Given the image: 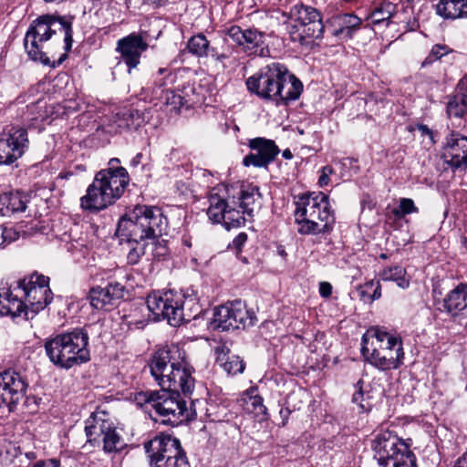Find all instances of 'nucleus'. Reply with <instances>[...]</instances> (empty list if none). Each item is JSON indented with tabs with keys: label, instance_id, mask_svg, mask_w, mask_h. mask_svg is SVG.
Returning <instances> with one entry per match:
<instances>
[{
	"label": "nucleus",
	"instance_id": "nucleus-1",
	"mask_svg": "<svg viewBox=\"0 0 467 467\" xmlns=\"http://www.w3.org/2000/svg\"><path fill=\"white\" fill-rule=\"evenodd\" d=\"M73 43L72 19L41 16L28 27L24 47L30 59L56 67L67 57Z\"/></svg>",
	"mask_w": 467,
	"mask_h": 467
},
{
	"label": "nucleus",
	"instance_id": "nucleus-2",
	"mask_svg": "<svg viewBox=\"0 0 467 467\" xmlns=\"http://www.w3.org/2000/svg\"><path fill=\"white\" fill-rule=\"evenodd\" d=\"M245 85L251 94L276 105L297 99L303 91L302 82L278 62L261 67L246 78Z\"/></svg>",
	"mask_w": 467,
	"mask_h": 467
},
{
	"label": "nucleus",
	"instance_id": "nucleus-3",
	"mask_svg": "<svg viewBox=\"0 0 467 467\" xmlns=\"http://www.w3.org/2000/svg\"><path fill=\"white\" fill-rule=\"evenodd\" d=\"M150 374L161 388L181 389L187 396L193 391V368L185 360V353L176 345L159 349L150 362Z\"/></svg>",
	"mask_w": 467,
	"mask_h": 467
},
{
	"label": "nucleus",
	"instance_id": "nucleus-4",
	"mask_svg": "<svg viewBox=\"0 0 467 467\" xmlns=\"http://www.w3.org/2000/svg\"><path fill=\"white\" fill-rule=\"evenodd\" d=\"M167 218L155 206L137 205L119 222L117 233L128 242L156 240L166 233Z\"/></svg>",
	"mask_w": 467,
	"mask_h": 467
},
{
	"label": "nucleus",
	"instance_id": "nucleus-5",
	"mask_svg": "<svg viewBox=\"0 0 467 467\" xmlns=\"http://www.w3.org/2000/svg\"><path fill=\"white\" fill-rule=\"evenodd\" d=\"M129 182V173L123 167L101 170L80 198L81 208L87 211L106 209L121 197Z\"/></svg>",
	"mask_w": 467,
	"mask_h": 467
},
{
	"label": "nucleus",
	"instance_id": "nucleus-6",
	"mask_svg": "<svg viewBox=\"0 0 467 467\" xmlns=\"http://www.w3.org/2000/svg\"><path fill=\"white\" fill-rule=\"evenodd\" d=\"M295 221L300 234L329 233L335 223L328 196L324 192H308L296 202Z\"/></svg>",
	"mask_w": 467,
	"mask_h": 467
},
{
	"label": "nucleus",
	"instance_id": "nucleus-7",
	"mask_svg": "<svg viewBox=\"0 0 467 467\" xmlns=\"http://www.w3.org/2000/svg\"><path fill=\"white\" fill-rule=\"evenodd\" d=\"M146 304L154 320L167 319L172 327L194 319L201 312L194 296L175 290L154 292L148 296Z\"/></svg>",
	"mask_w": 467,
	"mask_h": 467
},
{
	"label": "nucleus",
	"instance_id": "nucleus-8",
	"mask_svg": "<svg viewBox=\"0 0 467 467\" xmlns=\"http://www.w3.org/2000/svg\"><path fill=\"white\" fill-rule=\"evenodd\" d=\"M88 336L82 329H74L48 339L45 350L57 367L68 369L89 360Z\"/></svg>",
	"mask_w": 467,
	"mask_h": 467
},
{
	"label": "nucleus",
	"instance_id": "nucleus-9",
	"mask_svg": "<svg viewBox=\"0 0 467 467\" xmlns=\"http://www.w3.org/2000/svg\"><path fill=\"white\" fill-rule=\"evenodd\" d=\"M287 17L290 37L295 42L304 44L307 38H322L324 26L320 12L312 6L297 4L291 7Z\"/></svg>",
	"mask_w": 467,
	"mask_h": 467
},
{
	"label": "nucleus",
	"instance_id": "nucleus-10",
	"mask_svg": "<svg viewBox=\"0 0 467 467\" xmlns=\"http://www.w3.org/2000/svg\"><path fill=\"white\" fill-rule=\"evenodd\" d=\"M151 467H190L179 439L170 435L155 437L144 445Z\"/></svg>",
	"mask_w": 467,
	"mask_h": 467
},
{
	"label": "nucleus",
	"instance_id": "nucleus-11",
	"mask_svg": "<svg viewBox=\"0 0 467 467\" xmlns=\"http://www.w3.org/2000/svg\"><path fill=\"white\" fill-rule=\"evenodd\" d=\"M181 389L161 388L156 392L153 409L162 418L161 422L178 426L194 419L195 413L187 408L186 401L180 395Z\"/></svg>",
	"mask_w": 467,
	"mask_h": 467
},
{
	"label": "nucleus",
	"instance_id": "nucleus-12",
	"mask_svg": "<svg viewBox=\"0 0 467 467\" xmlns=\"http://www.w3.org/2000/svg\"><path fill=\"white\" fill-rule=\"evenodd\" d=\"M256 315L244 302L234 300L214 309L213 324L223 331L246 328L255 325Z\"/></svg>",
	"mask_w": 467,
	"mask_h": 467
},
{
	"label": "nucleus",
	"instance_id": "nucleus-13",
	"mask_svg": "<svg viewBox=\"0 0 467 467\" xmlns=\"http://www.w3.org/2000/svg\"><path fill=\"white\" fill-rule=\"evenodd\" d=\"M17 290L24 294L26 306L34 317L45 309L53 300V293L49 287V277L33 274L17 282Z\"/></svg>",
	"mask_w": 467,
	"mask_h": 467
},
{
	"label": "nucleus",
	"instance_id": "nucleus-14",
	"mask_svg": "<svg viewBox=\"0 0 467 467\" xmlns=\"http://www.w3.org/2000/svg\"><path fill=\"white\" fill-rule=\"evenodd\" d=\"M410 444L400 439L394 432L380 429L377 431L371 441V448L374 451V458L380 466L392 462L394 458H400L411 452Z\"/></svg>",
	"mask_w": 467,
	"mask_h": 467
},
{
	"label": "nucleus",
	"instance_id": "nucleus-15",
	"mask_svg": "<svg viewBox=\"0 0 467 467\" xmlns=\"http://www.w3.org/2000/svg\"><path fill=\"white\" fill-rule=\"evenodd\" d=\"M27 131L12 127L0 133V165H10L23 156L28 148Z\"/></svg>",
	"mask_w": 467,
	"mask_h": 467
},
{
	"label": "nucleus",
	"instance_id": "nucleus-16",
	"mask_svg": "<svg viewBox=\"0 0 467 467\" xmlns=\"http://www.w3.org/2000/svg\"><path fill=\"white\" fill-rule=\"evenodd\" d=\"M28 384L24 376L15 370L0 373V400L14 411L25 398Z\"/></svg>",
	"mask_w": 467,
	"mask_h": 467
},
{
	"label": "nucleus",
	"instance_id": "nucleus-17",
	"mask_svg": "<svg viewBox=\"0 0 467 467\" xmlns=\"http://www.w3.org/2000/svg\"><path fill=\"white\" fill-rule=\"evenodd\" d=\"M226 35L249 56L266 57L269 48L265 43V34L255 28L243 30L238 26H232Z\"/></svg>",
	"mask_w": 467,
	"mask_h": 467
},
{
	"label": "nucleus",
	"instance_id": "nucleus-18",
	"mask_svg": "<svg viewBox=\"0 0 467 467\" xmlns=\"http://www.w3.org/2000/svg\"><path fill=\"white\" fill-rule=\"evenodd\" d=\"M361 353L368 363L381 370L398 368L402 364L404 358L402 347L392 350L369 348L368 335H363L362 337Z\"/></svg>",
	"mask_w": 467,
	"mask_h": 467
},
{
	"label": "nucleus",
	"instance_id": "nucleus-19",
	"mask_svg": "<svg viewBox=\"0 0 467 467\" xmlns=\"http://www.w3.org/2000/svg\"><path fill=\"white\" fill-rule=\"evenodd\" d=\"M247 145L252 152L243 159L245 167L267 168L280 152L274 140L263 137L250 139Z\"/></svg>",
	"mask_w": 467,
	"mask_h": 467
},
{
	"label": "nucleus",
	"instance_id": "nucleus-20",
	"mask_svg": "<svg viewBox=\"0 0 467 467\" xmlns=\"http://www.w3.org/2000/svg\"><path fill=\"white\" fill-rule=\"evenodd\" d=\"M149 47L147 41L140 34L131 33L118 40L116 51L120 53L121 57L129 71L138 67L140 57Z\"/></svg>",
	"mask_w": 467,
	"mask_h": 467
},
{
	"label": "nucleus",
	"instance_id": "nucleus-21",
	"mask_svg": "<svg viewBox=\"0 0 467 467\" xmlns=\"http://www.w3.org/2000/svg\"><path fill=\"white\" fill-rule=\"evenodd\" d=\"M125 285L119 282H111L106 287H93L89 291V301L93 308L109 310L116 302L123 298Z\"/></svg>",
	"mask_w": 467,
	"mask_h": 467
},
{
	"label": "nucleus",
	"instance_id": "nucleus-22",
	"mask_svg": "<svg viewBox=\"0 0 467 467\" xmlns=\"http://www.w3.org/2000/svg\"><path fill=\"white\" fill-rule=\"evenodd\" d=\"M446 162L454 169L467 168V137L451 131L444 146Z\"/></svg>",
	"mask_w": 467,
	"mask_h": 467
},
{
	"label": "nucleus",
	"instance_id": "nucleus-23",
	"mask_svg": "<svg viewBox=\"0 0 467 467\" xmlns=\"http://www.w3.org/2000/svg\"><path fill=\"white\" fill-rule=\"evenodd\" d=\"M113 422L104 410L94 411L85 421V432L88 441L93 446H100L101 439L111 428Z\"/></svg>",
	"mask_w": 467,
	"mask_h": 467
},
{
	"label": "nucleus",
	"instance_id": "nucleus-24",
	"mask_svg": "<svg viewBox=\"0 0 467 467\" xmlns=\"http://www.w3.org/2000/svg\"><path fill=\"white\" fill-rule=\"evenodd\" d=\"M29 202L28 195L19 191H11L0 194V214L11 216L23 213Z\"/></svg>",
	"mask_w": 467,
	"mask_h": 467
},
{
	"label": "nucleus",
	"instance_id": "nucleus-25",
	"mask_svg": "<svg viewBox=\"0 0 467 467\" xmlns=\"http://www.w3.org/2000/svg\"><path fill=\"white\" fill-rule=\"evenodd\" d=\"M467 113V74L459 81L455 94L447 103L449 117L462 118Z\"/></svg>",
	"mask_w": 467,
	"mask_h": 467
},
{
	"label": "nucleus",
	"instance_id": "nucleus-26",
	"mask_svg": "<svg viewBox=\"0 0 467 467\" xmlns=\"http://www.w3.org/2000/svg\"><path fill=\"white\" fill-rule=\"evenodd\" d=\"M368 336V346L374 348L392 350L402 347L401 338L378 327H372L365 334Z\"/></svg>",
	"mask_w": 467,
	"mask_h": 467
},
{
	"label": "nucleus",
	"instance_id": "nucleus-27",
	"mask_svg": "<svg viewBox=\"0 0 467 467\" xmlns=\"http://www.w3.org/2000/svg\"><path fill=\"white\" fill-rule=\"evenodd\" d=\"M443 306L452 315L467 316V285H460L451 290L444 298Z\"/></svg>",
	"mask_w": 467,
	"mask_h": 467
},
{
	"label": "nucleus",
	"instance_id": "nucleus-28",
	"mask_svg": "<svg viewBox=\"0 0 467 467\" xmlns=\"http://www.w3.org/2000/svg\"><path fill=\"white\" fill-rule=\"evenodd\" d=\"M216 363L223 368L228 375H236L243 373L245 368V364L239 356L233 355L230 353V349L222 346L216 348Z\"/></svg>",
	"mask_w": 467,
	"mask_h": 467
},
{
	"label": "nucleus",
	"instance_id": "nucleus-29",
	"mask_svg": "<svg viewBox=\"0 0 467 467\" xmlns=\"http://www.w3.org/2000/svg\"><path fill=\"white\" fill-rule=\"evenodd\" d=\"M436 14L444 19L467 18V0H439Z\"/></svg>",
	"mask_w": 467,
	"mask_h": 467
},
{
	"label": "nucleus",
	"instance_id": "nucleus-30",
	"mask_svg": "<svg viewBox=\"0 0 467 467\" xmlns=\"http://www.w3.org/2000/svg\"><path fill=\"white\" fill-rule=\"evenodd\" d=\"M3 316H11L12 317H24L30 319L31 311L26 304V300H20L17 295H14L12 291L7 290L4 296Z\"/></svg>",
	"mask_w": 467,
	"mask_h": 467
},
{
	"label": "nucleus",
	"instance_id": "nucleus-31",
	"mask_svg": "<svg viewBox=\"0 0 467 467\" xmlns=\"http://www.w3.org/2000/svg\"><path fill=\"white\" fill-rule=\"evenodd\" d=\"M334 24L337 26L334 30V36L351 38L353 33L359 28L361 19L353 14H341L334 18Z\"/></svg>",
	"mask_w": 467,
	"mask_h": 467
},
{
	"label": "nucleus",
	"instance_id": "nucleus-32",
	"mask_svg": "<svg viewBox=\"0 0 467 467\" xmlns=\"http://www.w3.org/2000/svg\"><path fill=\"white\" fill-rule=\"evenodd\" d=\"M379 279L385 282H395L402 289L410 286V279L407 271L401 265L386 266L379 273Z\"/></svg>",
	"mask_w": 467,
	"mask_h": 467
},
{
	"label": "nucleus",
	"instance_id": "nucleus-33",
	"mask_svg": "<svg viewBox=\"0 0 467 467\" xmlns=\"http://www.w3.org/2000/svg\"><path fill=\"white\" fill-rule=\"evenodd\" d=\"M144 123V114L136 109H128L117 115V124L119 128L137 130Z\"/></svg>",
	"mask_w": 467,
	"mask_h": 467
},
{
	"label": "nucleus",
	"instance_id": "nucleus-34",
	"mask_svg": "<svg viewBox=\"0 0 467 467\" xmlns=\"http://www.w3.org/2000/svg\"><path fill=\"white\" fill-rule=\"evenodd\" d=\"M242 406L244 410L248 413L254 414L259 420H263L265 419L266 415V407L263 404V398L257 394H254V391L245 393L242 400Z\"/></svg>",
	"mask_w": 467,
	"mask_h": 467
},
{
	"label": "nucleus",
	"instance_id": "nucleus-35",
	"mask_svg": "<svg viewBox=\"0 0 467 467\" xmlns=\"http://www.w3.org/2000/svg\"><path fill=\"white\" fill-rule=\"evenodd\" d=\"M210 206L207 210V215L213 223H221L224 219V214L229 207L224 198L217 192H212L209 197Z\"/></svg>",
	"mask_w": 467,
	"mask_h": 467
},
{
	"label": "nucleus",
	"instance_id": "nucleus-36",
	"mask_svg": "<svg viewBox=\"0 0 467 467\" xmlns=\"http://www.w3.org/2000/svg\"><path fill=\"white\" fill-rule=\"evenodd\" d=\"M260 193L257 188L251 187L241 192L239 208L248 216H253L254 210L259 206Z\"/></svg>",
	"mask_w": 467,
	"mask_h": 467
},
{
	"label": "nucleus",
	"instance_id": "nucleus-37",
	"mask_svg": "<svg viewBox=\"0 0 467 467\" xmlns=\"http://www.w3.org/2000/svg\"><path fill=\"white\" fill-rule=\"evenodd\" d=\"M187 48L192 55L203 57L209 56L212 47H210V42L206 36L202 34H198L189 39Z\"/></svg>",
	"mask_w": 467,
	"mask_h": 467
},
{
	"label": "nucleus",
	"instance_id": "nucleus-38",
	"mask_svg": "<svg viewBox=\"0 0 467 467\" xmlns=\"http://www.w3.org/2000/svg\"><path fill=\"white\" fill-rule=\"evenodd\" d=\"M101 444L103 445V450L107 452L120 451L125 446L124 441L117 432L114 423L101 439Z\"/></svg>",
	"mask_w": 467,
	"mask_h": 467
},
{
	"label": "nucleus",
	"instance_id": "nucleus-39",
	"mask_svg": "<svg viewBox=\"0 0 467 467\" xmlns=\"http://www.w3.org/2000/svg\"><path fill=\"white\" fill-rule=\"evenodd\" d=\"M244 214L246 213H244L242 209H236L235 207L229 205L223 221L224 227L229 230L231 228H238L244 225L245 223Z\"/></svg>",
	"mask_w": 467,
	"mask_h": 467
},
{
	"label": "nucleus",
	"instance_id": "nucleus-40",
	"mask_svg": "<svg viewBox=\"0 0 467 467\" xmlns=\"http://www.w3.org/2000/svg\"><path fill=\"white\" fill-rule=\"evenodd\" d=\"M395 12L396 5L392 4L389 0H383L381 5L373 10L371 18L374 24H379L382 21L389 19Z\"/></svg>",
	"mask_w": 467,
	"mask_h": 467
},
{
	"label": "nucleus",
	"instance_id": "nucleus-41",
	"mask_svg": "<svg viewBox=\"0 0 467 467\" xmlns=\"http://www.w3.org/2000/svg\"><path fill=\"white\" fill-rule=\"evenodd\" d=\"M358 293L362 299L368 297L375 301L381 297V285L379 280H370L358 287Z\"/></svg>",
	"mask_w": 467,
	"mask_h": 467
},
{
	"label": "nucleus",
	"instance_id": "nucleus-42",
	"mask_svg": "<svg viewBox=\"0 0 467 467\" xmlns=\"http://www.w3.org/2000/svg\"><path fill=\"white\" fill-rule=\"evenodd\" d=\"M419 209L415 205L412 199L401 198L400 199L399 206L392 210V213L398 219H402L408 214L418 213Z\"/></svg>",
	"mask_w": 467,
	"mask_h": 467
},
{
	"label": "nucleus",
	"instance_id": "nucleus-43",
	"mask_svg": "<svg viewBox=\"0 0 467 467\" xmlns=\"http://www.w3.org/2000/svg\"><path fill=\"white\" fill-rule=\"evenodd\" d=\"M130 244H134L133 246L130 247L128 254L127 260L130 265H136L142 255L146 253V248L150 245L149 243L143 242H129Z\"/></svg>",
	"mask_w": 467,
	"mask_h": 467
},
{
	"label": "nucleus",
	"instance_id": "nucleus-44",
	"mask_svg": "<svg viewBox=\"0 0 467 467\" xmlns=\"http://www.w3.org/2000/svg\"><path fill=\"white\" fill-rule=\"evenodd\" d=\"M183 95L175 93L173 90H165V99L166 103L172 106L173 108H181L186 105L189 101L187 97H189V93L185 90L182 91Z\"/></svg>",
	"mask_w": 467,
	"mask_h": 467
},
{
	"label": "nucleus",
	"instance_id": "nucleus-45",
	"mask_svg": "<svg viewBox=\"0 0 467 467\" xmlns=\"http://www.w3.org/2000/svg\"><path fill=\"white\" fill-rule=\"evenodd\" d=\"M381 467H417L416 464V457L414 453L411 451L405 455H400V458L397 457L392 460V462H388L387 464Z\"/></svg>",
	"mask_w": 467,
	"mask_h": 467
},
{
	"label": "nucleus",
	"instance_id": "nucleus-46",
	"mask_svg": "<svg viewBox=\"0 0 467 467\" xmlns=\"http://www.w3.org/2000/svg\"><path fill=\"white\" fill-rule=\"evenodd\" d=\"M150 245L151 246V254L153 258L157 260H163L169 254V249L166 245V242L158 238L153 241H150Z\"/></svg>",
	"mask_w": 467,
	"mask_h": 467
},
{
	"label": "nucleus",
	"instance_id": "nucleus-47",
	"mask_svg": "<svg viewBox=\"0 0 467 467\" xmlns=\"http://www.w3.org/2000/svg\"><path fill=\"white\" fill-rule=\"evenodd\" d=\"M451 52L449 47L445 45H435L432 47L429 56L426 57L423 62V66L427 64H431L438 59H441L443 56L447 55Z\"/></svg>",
	"mask_w": 467,
	"mask_h": 467
},
{
	"label": "nucleus",
	"instance_id": "nucleus-48",
	"mask_svg": "<svg viewBox=\"0 0 467 467\" xmlns=\"http://www.w3.org/2000/svg\"><path fill=\"white\" fill-rule=\"evenodd\" d=\"M157 391H141L136 395V400L139 404H150L153 408V400L156 398Z\"/></svg>",
	"mask_w": 467,
	"mask_h": 467
},
{
	"label": "nucleus",
	"instance_id": "nucleus-49",
	"mask_svg": "<svg viewBox=\"0 0 467 467\" xmlns=\"http://www.w3.org/2000/svg\"><path fill=\"white\" fill-rule=\"evenodd\" d=\"M334 171L333 168L331 166H324L321 169V175L318 179V184L320 187H324L328 184L329 182V175L332 174Z\"/></svg>",
	"mask_w": 467,
	"mask_h": 467
},
{
	"label": "nucleus",
	"instance_id": "nucleus-50",
	"mask_svg": "<svg viewBox=\"0 0 467 467\" xmlns=\"http://www.w3.org/2000/svg\"><path fill=\"white\" fill-rule=\"evenodd\" d=\"M247 240V234L245 233H240L232 242V247L237 251H240L244 243Z\"/></svg>",
	"mask_w": 467,
	"mask_h": 467
},
{
	"label": "nucleus",
	"instance_id": "nucleus-51",
	"mask_svg": "<svg viewBox=\"0 0 467 467\" xmlns=\"http://www.w3.org/2000/svg\"><path fill=\"white\" fill-rule=\"evenodd\" d=\"M319 294L322 297H329L332 294V285L327 282H321L319 284Z\"/></svg>",
	"mask_w": 467,
	"mask_h": 467
},
{
	"label": "nucleus",
	"instance_id": "nucleus-52",
	"mask_svg": "<svg viewBox=\"0 0 467 467\" xmlns=\"http://www.w3.org/2000/svg\"><path fill=\"white\" fill-rule=\"evenodd\" d=\"M32 467H61L57 460L50 459L47 461L36 462Z\"/></svg>",
	"mask_w": 467,
	"mask_h": 467
},
{
	"label": "nucleus",
	"instance_id": "nucleus-53",
	"mask_svg": "<svg viewBox=\"0 0 467 467\" xmlns=\"http://www.w3.org/2000/svg\"><path fill=\"white\" fill-rule=\"evenodd\" d=\"M0 239H3V241L0 244V247H4L5 243L11 242V231L0 227Z\"/></svg>",
	"mask_w": 467,
	"mask_h": 467
},
{
	"label": "nucleus",
	"instance_id": "nucleus-54",
	"mask_svg": "<svg viewBox=\"0 0 467 467\" xmlns=\"http://www.w3.org/2000/svg\"><path fill=\"white\" fill-rule=\"evenodd\" d=\"M363 396H364V393L361 389V388H359L354 394H353V397H352V401L354 403H357L358 405H360V407H364V405L361 403L362 400H363Z\"/></svg>",
	"mask_w": 467,
	"mask_h": 467
},
{
	"label": "nucleus",
	"instance_id": "nucleus-55",
	"mask_svg": "<svg viewBox=\"0 0 467 467\" xmlns=\"http://www.w3.org/2000/svg\"><path fill=\"white\" fill-rule=\"evenodd\" d=\"M453 467H467V451L456 461Z\"/></svg>",
	"mask_w": 467,
	"mask_h": 467
},
{
	"label": "nucleus",
	"instance_id": "nucleus-56",
	"mask_svg": "<svg viewBox=\"0 0 467 467\" xmlns=\"http://www.w3.org/2000/svg\"><path fill=\"white\" fill-rule=\"evenodd\" d=\"M209 56H211L212 57H214L218 61H223V59H225L227 57V56L224 54H219L216 51V49L213 47L211 48V52H210Z\"/></svg>",
	"mask_w": 467,
	"mask_h": 467
},
{
	"label": "nucleus",
	"instance_id": "nucleus-57",
	"mask_svg": "<svg viewBox=\"0 0 467 467\" xmlns=\"http://www.w3.org/2000/svg\"><path fill=\"white\" fill-rule=\"evenodd\" d=\"M289 414H290L289 409L283 408L280 410V416L283 418L282 426H285L286 424Z\"/></svg>",
	"mask_w": 467,
	"mask_h": 467
},
{
	"label": "nucleus",
	"instance_id": "nucleus-58",
	"mask_svg": "<svg viewBox=\"0 0 467 467\" xmlns=\"http://www.w3.org/2000/svg\"><path fill=\"white\" fill-rule=\"evenodd\" d=\"M142 157H143V156H142V153H138V154H136V155L132 158V160H131V161H130V164H131L132 166H134V167L138 166L139 164H140Z\"/></svg>",
	"mask_w": 467,
	"mask_h": 467
},
{
	"label": "nucleus",
	"instance_id": "nucleus-59",
	"mask_svg": "<svg viewBox=\"0 0 467 467\" xmlns=\"http://www.w3.org/2000/svg\"><path fill=\"white\" fill-rule=\"evenodd\" d=\"M277 254L283 258L286 257V252L285 250V247L282 245L277 246Z\"/></svg>",
	"mask_w": 467,
	"mask_h": 467
},
{
	"label": "nucleus",
	"instance_id": "nucleus-60",
	"mask_svg": "<svg viewBox=\"0 0 467 467\" xmlns=\"http://www.w3.org/2000/svg\"><path fill=\"white\" fill-rule=\"evenodd\" d=\"M420 130H422L423 133H426L431 137L432 131L426 125H421Z\"/></svg>",
	"mask_w": 467,
	"mask_h": 467
},
{
	"label": "nucleus",
	"instance_id": "nucleus-61",
	"mask_svg": "<svg viewBox=\"0 0 467 467\" xmlns=\"http://www.w3.org/2000/svg\"><path fill=\"white\" fill-rule=\"evenodd\" d=\"M148 3L155 5H161L164 4L167 0H146Z\"/></svg>",
	"mask_w": 467,
	"mask_h": 467
},
{
	"label": "nucleus",
	"instance_id": "nucleus-62",
	"mask_svg": "<svg viewBox=\"0 0 467 467\" xmlns=\"http://www.w3.org/2000/svg\"><path fill=\"white\" fill-rule=\"evenodd\" d=\"M283 157H284L285 159L289 160V159H291V158L293 157V155H292V153H291V151H290L289 150H285L283 151Z\"/></svg>",
	"mask_w": 467,
	"mask_h": 467
},
{
	"label": "nucleus",
	"instance_id": "nucleus-63",
	"mask_svg": "<svg viewBox=\"0 0 467 467\" xmlns=\"http://www.w3.org/2000/svg\"><path fill=\"white\" fill-rule=\"evenodd\" d=\"M3 296L0 294V316H3V309L5 308L4 306V299H2Z\"/></svg>",
	"mask_w": 467,
	"mask_h": 467
},
{
	"label": "nucleus",
	"instance_id": "nucleus-64",
	"mask_svg": "<svg viewBox=\"0 0 467 467\" xmlns=\"http://www.w3.org/2000/svg\"><path fill=\"white\" fill-rule=\"evenodd\" d=\"M156 82L158 83L159 87H163L166 85L165 79H160V80L157 79Z\"/></svg>",
	"mask_w": 467,
	"mask_h": 467
}]
</instances>
